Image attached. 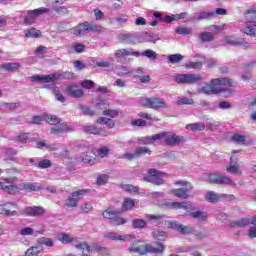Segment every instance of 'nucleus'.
<instances>
[{
	"mask_svg": "<svg viewBox=\"0 0 256 256\" xmlns=\"http://www.w3.org/2000/svg\"><path fill=\"white\" fill-rule=\"evenodd\" d=\"M96 123H98V125H107L108 129H113V127H115V122L107 117H99L96 120Z\"/></svg>",
	"mask_w": 256,
	"mask_h": 256,
	"instance_id": "e433bc0d",
	"label": "nucleus"
},
{
	"mask_svg": "<svg viewBox=\"0 0 256 256\" xmlns=\"http://www.w3.org/2000/svg\"><path fill=\"white\" fill-rule=\"evenodd\" d=\"M168 205L173 209H184L185 211H195L197 209L191 202H172Z\"/></svg>",
	"mask_w": 256,
	"mask_h": 256,
	"instance_id": "a878e982",
	"label": "nucleus"
},
{
	"mask_svg": "<svg viewBox=\"0 0 256 256\" xmlns=\"http://www.w3.org/2000/svg\"><path fill=\"white\" fill-rule=\"evenodd\" d=\"M96 109L98 111H107L109 109V103H107V101L105 100H100L97 104H96Z\"/></svg>",
	"mask_w": 256,
	"mask_h": 256,
	"instance_id": "6e6d98bb",
	"label": "nucleus"
},
{
	"mask_svg": "<svg viewBox=\"0 0 256 256\" xmlns=\"http://www.w3.org/2000/svg\"><path fill=\"white\" fill-rule=\"evenodd\" d=\"M4 161H15V155H17V150L13 148H6L3 151Z\"/></svg>",
	"mask_w": 256,
	"mask_h": 256,
	"instance_id": "f704fd0d",
	"label": "nucleus"
},
{
	"mask_svg": "<svg viewBox=\"0 0 256 256\" xmlns=\"http://www.w3.org/2000/svg\"><path fill=\"white\" fill-rule=\"evenodd\" d=\"M168 61L170 63H181L183 61V55L181 54H171L168 56Z\"/></svg>",
	"mask_w": 256,
	"mask_h": 256,
	"instance_id": "3c124183",
	"label": "nucleus"
},
{
	"mask_svg": "<svg viewBox=\"0 0 256 256\" xmlns=\"http://www.w3.org/2000/svg\"><path fill=\"white\" fill-rule=\"evenodd\" d=\"M122 189L127 193H139V187L131 184H123Z\"/></svg>",
	"mask_w": 256,
	"mask_h": 256,
	"instance_id": "37998d69",
	"label": "nucleus"
},
{
	"mask_svg": "<svg viewBox=\"0 0 256 256\" xmlns=\"http://www.w3.org/2000/svg\"><path fill=\"white\" fill-rule=\"evenodd\" d=\"M76 161L77 163H86L88 165H95L96 163H99L97 157H93L89 155V153H86L84 156L77 158Z\"/></svg>",
	"mask_w": 256,
	"mask_h": 256,
	"instance_id": "c756f323",
	"label": "nucleus"
},
{
	"mask_svg": "<svg viewBox=\"0 0 256 256\" xmlns=\"http://www.w3.org/2000/svg\"><path fill=\"white\" fill-rule=\"evenodd\" d=\"M15 181H17V177L10 178V185L12 187H16V191L14 192H8L9 195H17L19 191H26L27 193H33V191H41L43 187L39 186L37 183H22L19 186L15 184Z\"/></svg>",
	"mask_w": 256,
	"mask_h": 256,
	"instance_id": "39448f33",
	"label": "nucleus"
},
{
	"mask_svg": "<svg viewBox=\"0 0 256 256\" xmlns=\"http://www.w3.org/2000/svg\"><path fill=\"white\" fill-rule=\"evenodd\" d=\"M72 50L74 53H85V44L75 43L72 45Z\"/></svg>",
	"mask_w": 256,
	"mask_h": 256,
	"instance_id": "bf43d9fd",
	"label": "nucleus"
},
{
	"mask_svg": "<svg viewBox=\"0 0 256 256\" xmlns=\"http://www.w3.org/2000/svg\"><path fill=\"white\" fill-rule=\"evenodd\" d=\"M115 57L116 59H121L123 57H129V56H133V57H141V52H137V51H134L133 49H119V50H116L115 52Z\"/></svg>",
	"mask_w": 256,
	"mask_h": 256,
	"instance_id": "393cba45",
	"label": "nucleus"
},
{
	"mask_svg": "<svg viewBox=\"0 0 256 256\" xmlns=\"http://www.w3.org/2000/svg\"><path fill=\"white\" fill-rule=\"evenodd\" d=\"M202 79L199 74H176L174 76V81L178 83V85H193Z\"/></svg>",
	"mask_w": 256,
	"mask_h": 256,
	"instance_id": "1a4fd4ad",
	"label": "nucleus"
},
{
	"mask_svg": "<svg viewBox=\"0 0 256 256\" xmlns=\"http://www.w3.org/2000/svg\"><path fill=\"white\" fill-rule=\"evenodd\" d=\"M44 120L48 125H59L61 123V118L57 117L56 115H44Z\"/></svg>",
	"mask_w": 256,
	"mask_h": 256,
	"instance_id": "4c0bfd02",
	"label": "nucleus"
},
{
	"mask_svg": "<svg viewBox=\"0 0 256 256\" xmlns=\"http://www.w3.org/2000/svg\"><path fill=\"white\" fill-rule=\"evenodd\" d=\"M73 125H67L65 123L59 124V126L52 127L50 129L51 135H59L61 133H69V131H73Z\"/></svg>",
	"mask_w": 256,
	"mask_h": 256,
	"instance_id": "b1692460",
	"label": "nucleus"
},
{
	"mask_svg": "<svg viewBox=\"0 0 256 256\" xmlns=\"http://www.w3.org/2000/svg\"><path fill=\"white\" fill-rule=\"evenodd\" d=\"M171 227L181 235H189L193 231L191 226H183V224H178L177 222H172Z\"/></svg>",
	"mask_w": 256,
	"mask_h": 256,
	"instance_id": "bb28decb",
	"label": "nucleus"
},
{
	"mask_svg": "<svg viewBox=\"0 0 256 256\" xmlns=\"http://www.w3.org/2000/svg\"><path fill=\"white\" fill-rule=\"evenodd\" d=\"M24 35L27 39H39L43 35L41 34V30H37V28H30L28 30H24Z\"/></svg>",
	"mask_w": 256,
	"mask_h": 256,
	"instance_id": "2f4dec72",
	"label": "nucleus"
},
{
	"mask_svg": "<svg viewBox=\"0 0 256 256\" xmlns=\"http://www.w3.org/2000/svg\"><path fill=\"white\" fill-rule=\"evenodd\" d=\"M104 239H108V241H123L129 242L132 241V239H135L134 234H128V235H119L115 231L108 232L104 235Z\"/></svg>",
	"mask_w": 256,
	"mask_h": 256,
	"instance_id": "dca6fc26",
	"label": "nucleus"
},
{
	"mask_svg": "<svg viewBox=\"0 0 256 256\" xmlns=\"http://www.w3.org/2000/svg\"><path fill=\"white\" fill-rule=\"evenodd\" d=\"M224 43H226L227 45H234V46L243 45L246 48L251 46L247 42H242V41L236 40L235 37H233V36H226L224 38Z\"/></svg>",
	"mask_w": 256,
	"mask_h": 256,
	"instance_id": "7c9ffc66",
	"label": "nucleus"
},
{
	"mask_svg": "<svg viewBox=\"0 0 256 256\" xmlns=\"http://www.w3.org/2000/svg\"><path fill=\"white\" fill-rule=\"evenodd\" d=\"M190 217L193 219H201V221H207V214L201 211L191 212Z\"/></svg>",
	"mask_w": 256,
	"mask_h": 256,
	"instance_id": "49530a36",
	"label": "nucleus"
},
{
	"mask_svg": "<svg viewBox=\"0 0 256 256\" xmlns=\"http://www.w3.org/2000/svg\"><path fill=\"white\" fill-rule=\"evenodd\" d=\"M256 8H251L246 12V27L244 33L246 35H255L256 32Z\"/></svg>",
	"mask_w": 256,
	"mask_h": 256,
	"instance_id": "6e6552de",
	"label": "nucleus"
},
{
	"mask_svg": "<svg viewBox=\"0 0 256 256\" xmlns=\"http://www.w3.org/2000/svg\"><path fill=\"white\" fill-rule=\"evenodd\" d=\"M223 91H225V89H223V87H217V85L213 83V79L209 84L200 88V93H204L205 95H217L223 93Z\"/></svg>",
	"mask_w": 256,
	"mask_h": 256,
	"instance_id": "6ab92c4d",
	"label": "nucleus"
},
{
	"mask_svg": "<svg viewBox=\"0 0 256 256\" xmlns=\"http://www.w3.org/2000/svg\"><path fill=\"white\" fill-rule=\"evenodd\" d=\"M136 156L139 157H143V155H151V149L147 148V147H138L136 148Z\"/></svg>",
	"mask_w": 256,
	"mask_h": 256,
	"instance_id": "a18cd8bd",
	"label": "nucleus"
},
{
	"mask_svg": "<svg viewBox=\"0 0 256 256\" xmlns=\"http://www.w3.org/2000/svg\"><path fill=\"white\" fill-rule=\"evenodd\" d=\"M175 33H177L178 35H191L192 31L191 28L179 26L175 29Z\"/></svg>",
	"mask_w": 256,
	"mask_h": 256,
	"instance_id": "de8ad7c7",
	"label": "nucleus"
},
{
	"mask_svg": "<svg viewBox=\"0 0 256 256\" xmlns=\"http://www.w3.org/2000/svg\"><path fill=\"white\" fill-rule=\"evenodd\" d=\"M76 249H80V251H87V253H100V255H109V249L106 247L99 246L97 244L89 245L87 242H82L74 245Z\"/></svg>",
	"mask_w": 256,
	"mask_h": 256,
	"instance_id": "9b49d317",
	"label": "nucleus"
},
{
	"mask_svg": "<svg viewBox=\"0 0 256 256\" xmlns=\"http://www.w3.org/2000/svg\"><path fill=\"white\" fill-rule=\"evenodd\" d=\"M111 153V149L107 146H102L97 150V155L100 159H105V157H109Z\"/></svg>",
	"mask_w": 256,
	"mask_h": 256,
	"instance_id": "a19ab883",
	"label": "nucleus"
},
{
	"mask_svg": "<svg viewBox=\"0 0 256 256\" xmlns=\"http://www.w3.org/2000/svg\"><path fill=\"white\" fill-rule=\"evenodd\" d=\"M60 241L61 243H73L74 239L69 234H62Z\"/></svg>",
	"mask_w": 256,
	"mask_h": 256,
	"instance_id": "774afa93",
	"label": "nucleus"
},
{
	"mask_svg": "<svg viewBox=\"0 0 256 256\" xmlns=\"http://www.w3.org/2000/svg\"><path fill=\"white\" fill-rule=\"evenodd\" d=\"M186 129H190L191 131H205V124L203 122L188 124Z\"/></svg>",
	"mask_w": 256,
	"mask_h": 256,
	"instance_id": "58836bf2",
	"label": "nucleus"
},
{
	"mask_svg": "<svg viewBox=\"0 0 256 256\" xmlns=\"http://www.w3.org/2000/svg\"><path fill=\"white\" fill-rule=\"evenodd\" d=\"M129 253L136 255H147V253H163L165 246L162 243H156V246L146 244L144 241L138 240L130 245Z\"/></svg>",
	"mask_w": 256,
	"mask_h": 256,
	"instance_id": "f257e3e1",
	"label": "nucleus"
},
{
	"mask_svg": "<svg viewBox=\"0 0 256 256\" xmlns=\"http://www.w3.org/2000/svg\"><path fill=\"white\" fill-rule=\"evenodd\" d=\"M132 227L133 229H145L147 227V221L136 218L132 220Z\"/></svg>",
	"mask_w": 256,
	"mask_h": 256,
	"instance_id": "ea45409f",
	"label": "nucleus"
},
{
	"mask_svg": "<svg viewBox=\"0 0 256 256\" xmlns=\"http://www.w3.org/2000/svg\"><path fill=\"white\" fill-rule=\"evenodd\" d=\"M80 85L82 86L83 89H92L95 87V83L92 80H83L80 82Z\"/></svg>",
	"mask_w": 256,
	"mask_h": 256,
	"instance_id": "e2e57ef3",
	"label": "nucleus"
},
{
	"mask_svg": "<svg viewBox=\"0 0 256 256\" xmlns=\"http://www.w3.org/2000/svg\"><path fill=\"white\" fill-rule=\"evenodd\" d=\"M203 62H189L185 64V69H202Z\"/></svg>",
	"mask_w": 256,
	"mask_h": 256,
	"instance_id": "4d7b16f0",
	"label": "nucleus"
},
{
	"mask_svg": "<svg viewBox=\"0 0 256 256\" xmlns=\"http://www.w3.org/2000/svg\"><path fill=\"white\" fill-rule=\"evenodd\" d=\"M39 245H45L46 247H53L54 243L51 238L42 237L38 240Z\"/></svg>",
	"mask_w": 256,
	"mask_h": 256,
	"instance_id": "13d9d810",
	"label": "nucleus"
},
{
	"mask_svg": "<svg viewBox=\"0 0 256 256\" xmlns=\"http://www.w3.org/2000/svg\"><path fill=\"white\" fill-rule=\"evenodd\" d=\"M213 17H215V12H213V11H208V12L202 11L198 14L197 21H201L203 19H213Z\"/></svg>",
	"mask_w": 256,
	"mask_h": 256,
	"instance_id": "79ce46f5",
	"label": "nucleus"
},
{
	"mask_svg": "<svg viewBox=\"0 0 256 256\" xmlns=\"http://www.w3.org/2000/svg\"><path fill=\"white\" fill-rule=\"evenodd\" d=\"M153 139H159V141L163 140L165 145H168V147H177V145L181 143V137L177 136V134L173 132H161L154 134Z\"/></svg>",
	"mask_w": 256,
	"mask_h": 256,
	"instance_id": "0eeeda50",
	"label": "nucleus"
},
{
	"mask_svg": "<svg viewBox=\"0 0 256 256\" xmlns=\"http://www.w3.org/2000/svg\"><path fill=\"white\" fill-rule=\"evenodd\" d=\"M17 204L15 203H6L0 206V215H5L6 217H15L18 215Z\"/></svg>",
	"mask_w": 256,
	"mask_h": 256,
	"instance_id": "a211bd4d",
	"label": "nucleus"
},
{
	"mask_svg": "<svg viewBox=\"0 0 256 256\" xmlns=\"http://www.w3.org/2000/svg\"><path fill=\"white\" fill-rule=\"evenodd\" d=\"M135 207V200L131 198H124V201L122 203V211H131Z\"/></svg>",
	"mask_w": 256,
	"mask_h": 256,
	"instance_id": "c9c22d12",
	"label": "nucleus"
},
{
	"mask_svg": "<svg viewBox=\"0 0 256 256\" xmlns=\"http://www.w3.org/2000/svg\"><path fill=\"white\" fill-rule=\"evenodd\" d=\"M83 131L87 135H98V137H109V131L101 128H97L93 125L83 126Z\"/></svg>",
	"mask_w": 256,
	"mask_h": 256,
	"instance_id": "aec40b11",
	"label": "nucleus"
},
{
	"mask_svg": "<svg viewBox=\"0 0 256 256\" xmlns=\"http://www.w3.org/2000/svg\"><path fill=\"white\" fill-rule=\"evenodd\" d=\"M230 140L234 143H245L246 138L241 134H234L231 136Z\"/></svg>",
	"mask_w": 256,
	"mask_h": 256,
	"instance_id": "680f3d73",
	"label": "nucleus"
},
{
	"mask_svg": "<svg viewBox=\"0 0 256 256\" xmlns=\"http://www.w3.org/2000/svg\"><path fill=\"white\" fill-rule=\"evenodd\" d=\"M195 101L193 98H182L177 101V105H193Z\"/></svg>",
	"mask_w": 256,
	"mask_h": 256,
	"instance_id": "69168bd1",
	"label": "nucleus"
},
{
	"mask_svg": "<svg viewBox=\"0 0 256 256\" xmlns=\"http://www.w3.org/2000/svg\"><path fill=\"white\" fill-rule=\"evenodd\" d=\"M102 217L108 219L112 227H119L127 223V219L121 216V211L106 209L102 212Z\"/></svg>",
	"mask_w": 256,
	"mask_h": 256,
	"instance_id": "20e7f679",
	"label": "nucleus"
},
{
	"mask_svg": "<svg viewBox=\"0 0 256 256\" xmlns=\"http://www.w3.org/2000/svg\"><path fill=\"white\" fill-rule=\"evenodd\" d=\"M45 213H47V211L41 206H27L23 210L25 217H41V215H45Z\"/></svg>",
	"mask_w": 256,
	"mask_h": 256,
	"instance_id": "f3484780",
	"label": "nucleus"
},
{
	"mask_svg": "<svg viewBox=\"0 0 256 256\" xmlns=\"http://www.w3.org/2000/svg\"><path fill=\"white\" fill-rule=\"evenodd\" d=\"M88 193H91L90 189H80L73 192L71 196L68 197L66 201V206L70 208L77 207V205H79V199H83V197H85V195H88Z\"/></svg>",
	"mask_w": 256,
	"mask_h": 256,
	"instance_id": "ddd939ff",
	"label": "nucleus"
},
{
	"mask_svg": "<svg viewBox=\"0 0 256 256\" xmlns=\"http://www.w3.org/2000/svg\"><path fill=\"white\" fill-rule=\"evenodd\" d=\"M102 115H105L106 117H110L111 119H115V118L119 117V111L111 110L108 108L107 110H104L102 112Z\"/></svg>",
	"mask_w": 256,
	"mask_h": 256,
	"instance_id": "8fccbe9b",
	"label": "nucleus"
},
{
	"mask_svg": "<svg viewBox=\"0 0 256 256\" xmlns=\"http://www.w3.org/2000/svg\"><path fill=\"white\" fill-rule=\"evenodd\" d=\"M40 253L41 251H39V247L32 246L31 248L27 249V251L25 252V256H37Z\"/></svg>",
	"mask_w": 256,
	"mask_h": 256,
	"instance_id": "5fc2aeb1",
	"label": "nucleus"
},
{
	"mask_svg": "<svg viewBox=\"0 0 256 256\" xmlns=\"http://www.w3.org/2000/svg\"><path fill=\"white\" fill-rule=\"evenodd\" d=\"M147 175L144 176L146 183H152L153 185H165L163 177H167V173L161 172L155 168H151L147 171Z\"/></svg>",
	"mask_w": 256,
	"mask_h": 256,
	"instance_id": "423d86ee",
	"label": "nucleus"
},
{
	"mask_svg": "<svg viewBox=\"0 0 256 256\" xmlns=\"http://www.w3.org/2000/svg\"><path fill=\"white\" fill-rule=\"evenodd\" d=\"M153 237L157 241H166L167 234L165 232H153Z\"/></svg>",
	"mask_w": 256,
	"mask_h": 256,
	"instance_id": "0e129e2a",
	"label": "nucleus"
},
{
	"mask_svg": "<svg viewBox=\"0 0 256 256\" xmlns=\"http://www.w3.org/2000/svg\"><path fill=\"white\" fill-rule=\"evenodd\" d=\"M52 165L51 160L47 159H42L38 162L39 169H49Z\"/></svg>",
	"mask_w": 256,
	"mask_h": 256,
	"instance_id": "052dcab7",
	"label": "nucleus"
},
{
	"mask_svg": "<svg viewBox=\"0 0 256 256\" xmlns=\"http://www.w3.org/2000/svg\"><path fill=\"white\" fill-rule=\"evenodd\" d=\"M66 93L72 97L73 99H79L85 95V92L83 90L77 88V85L75 84H70L66 87Z\"/></svg>",
	"mask_w": 256,
	"mask_h": 256,
	"instance_id": "4be33fe9",
	"label": "nucleus"
},
{
	"mask_svg": "<svg viewBox=\"0 0 256 256\" xmlns=\"http://www.w3.org/2000/svg\"><path fill=\"white\" fill-rule=\"evenodd\" d=\"M227 173H232V175H242V171L239 169L237 165H230L226 168Z\"/></svg>",
	"mask_w": 256,
	"mask_h": 256,
	"instance_id": "603ef678",
	"label": "nucleus"
},
{
	"mask_svg": "<svg viewBox=\"0 0 256 256\" xmlns=\"http://www.w3.org/2000/svg\"><path fill=\"white\" fill-rule=\"evenodd\" d=\"M193 186H188V188H178L170 191L174 197H178V199H189L191 195H189V191H192Z\"/></svg>",
	"mask_w": 256,
	"mask_h": 256,
	"instance_id": "5701e85b",
	"label": "nucleus"
},
{
	"mask_svg": "<svg viewBox=\"0 0 256 256\" xmlns=\"http://www.w3.org/2000/svg\"><path fill=\"white\" fill-rule=\"evenodd\" d=\"M140 105L142 107H146V109H165L167 107V103L164 102L163 99L152 97V98H142L140 101Z\"/></svg>",
	"mask_w": 256,
	"mask_h": 256,
	"instance_id": "9d476101",
	"label": "nucleus"
},
{
	"mask_svg": "<svg viewBox=\"0 0 256 256\" xmlns=\"http://www.w3.org/2000/svg\"><path fill=\"white\" fill-rule=\"evenodd\" d=\"M103 29L104 28L101 24H97L95 22H84L71 28L70 33L75 35V37H81V35H85L87 31H90L91 33H103Z\"/></svg>",
	"mask_w": 256,
	"mask_h": 256,
	"instance_id": "f03ea898",
	"label": "nucleus"
},
{
	"mask_svg": "<svg viewBox=\"0 0 256 256\" xmlns=\"http://www.w3.org/2000/svg\"><path fill=\"white\" fill-rule=\"evenodd\" d=\"M30 79L33 82L41 81L42 83H55V81H61L63 79L73 80L75 79V73L65 71L62 73H54L43 76L34 75L30 77Z\"/></svg>",
	"mask_w": 256,
	"mask_h": 256,
	"instance_id": "7ed1b4c3",
	"label": "nucleus"
},
{
	"mask_svg": "<svg viewBox=\"0 0 256 256\" xmlns=\"http://www.w3.org/2000/svg\"><path fill=\"white\" fill-rule=\"evenodd\" d=\"M142 57H147L148 59H157L158 55L157 52L151 50V49H147L144 52L141 53Z\"/></svg>",
	"mask_w": 256,
	"mask_h": 256,
	"instance_id": "09e8293b",
	"label": "nucleus"
},
{
	"mask_svg": "<svg viewBox=\"0 0 256 256\" xmlns=\"http://www.w3.org/2000/svg\"><path fill=\"white\" fill-rule=\"evenodd\" d=\"M220 199H225L226 201H234L235 195H233V194H217L214 191H208L206 193V201H208V203H219Z\"/></svg>",
	"mask_w": 256,
	"mask_h": 256,
	"instance_id": "2eb2a0df",
	"label": "nucleus"
},
{
	"mask_svg": "<svg viewBox=\"0 0 256 256\" xmlns=\"http://www.w3.org/2000/svg\"><path fill=\"white\" fill-rule=\"evenodd\" d=\"M27 15L24 17V25H33L39 15L49 13V8L41 7L34 10L24 11Z\"/></svg>",
	"mask_w": 256,
	"mask_h": 256,
	"instance_id": "f8f14e48",
	"label": "nucleus"
},
{
	"mask_svg": "<svg viewBox=\"0 0 256 256\" xmlns=\"http://www.w3.org/2000/svg\"><path fill=\"white\" fill-rule=\"evenodd\" d=\"M208 183L211 185H231L233 180L229 176L211 173L208 174Z\"/></svg>",
	"mask_w": 256,
	"mask_h": 256,
	"instance_id": "4468645a",
	"label": "nucleus"
},
{
	"mask_svg": "<svg viewBox=\"0 0 256 256\" xmlns=\"http://www.w3.org/2000/svg\"><path fill=\"white\" fill-rule=\"evenodd\" d=\"M251 224V220L249 218H242L241 220H234L230 222V227L235 228V227H247V225Z\"/></svg>",
	"mask_w": 256,
	"mask_h": 256,
	"instance_id": "72a5a7b5",
	"label": "nucleus"
},
{
	"mask_svg": "<svg viewBox=\"0 0 256 256\" xmlns=\"http://www.w3.org/2000/svg\"><path fill=\"white\" fill-rule=\"evenodd\" d=\"M0 189L6 193H15L17 191V188L11 185V178H5L0 181Z\"/></svg>",
	"mask_w": 256,
	"mask_h": 256,
	"instance_id": "cd10ccee",
	"label": "nucleus"
},
{
	"mask_svg": "<svg viewBox=\"0 0 256 256\" xmlns=\"http://www.w3.org/2000/svg\"><path fill=\"white\" fill-rule=\"evenodd\" d=\"M15 141L18 143H27V141H29V133H20L15 137Z\"/></svg>",
	"mask_w": 256,
	"mask_h": 256,
	"instance_id": "864d4df0",
	"label": "nucleus"
},
{
	"mask_svg": "<svg viewBox=\"0 0 256 256\" xmlns=\"http://www.w3.org/2000/svg\"><path fill=\"white\" fill-rule=\"evenodd\" d=\"M216 87H237V82L233 81V79L224 77V78H215L212 82Z\"/></svg>",
	"mask_w": 256,
	"mask_h": 256,
	"instance_id": "412c9836",
	"label": "nucleus"
},
{
	"mask_svg": "<svg viewBox=\"0 0 256 256\" xmlns=\"http://www.w3.org/2000/svg\"><path fill=\"white\" fill-rule=\"evenodd\" d=\"M1 69L7 71L8 73H15L21 69V64L15 62H6L1 64Z\"/></svg>",
	"mask_w": 256,
	"mask_h": 256,
	"instance_id": "c85d7f7f",
	"label": "nucleus"
},
{
	"mask_svg": "<svg viewBox=\"0 0 256 256\" xmlns=\"http://www.w3.org/2000/svg\"><path fill=\"white\" fill-rule=\"evenodd\" d=\"M79 209L80 213H91L93 210V204H91V202H85L80 205Z\"/></svg>",
	"mask_w": 256,
	"mask_h": 256,
	"instance_id": "c03bdc74",
	"label": "nucleus"
},
{
	"mask_svg": "<svg viewBox=\"0 0 256 256\" xmlns=\"http://www.w3.org/2000/svg\"><path fill=\"white\" fill-rule=\"evenodd\" d=\"M19 233L22 235V237H27L29 235H33V228L24 227L19 231Z\"/></svg>",
	"mask_w": 256,
	"mask_h": 256,
	"instance_id": "338daca9",
	"label": "nucleus"
},
{
	"mask_svg": "<svg viewBox=\"0 0 256 256\" xmlns=\"http://www.w3.org/2000/svg\"><path fill=\"white\" fill-rule=\"evenodd\" d=\"M198 37L202 43H211V41H215V34L212 32H201Z\"/></svg>",
	"mask_w": 256,
	"mask_h": 256,
	"instance_id": "473e14b6",
	"label": "nucleus"
}]
</instances>
